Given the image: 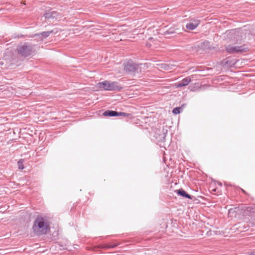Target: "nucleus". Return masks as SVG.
Wrapping results in <instances>:
<instances>
[{"instance_id":"obj_1","label":"nucleus","mask_w":255,"mask_h":255,"mask_svg":"<svg viewBox=\"0 0 255 255\" xmlns=\"http://www.w3.org/2000/svg\"><path fill=\"white\" fill-rule=\"evenodd\" d=\"M49 229V218L45 216H38L34 221L32 229L37 236L46 234Z\"/></svg>"},{"instance_id":"obj_2","label":"nucleus","mask_w":255,"mask_h":255,"mask_svg":"<svg viewBox=\"0 0 255 255\" xmlns=\"http://www.w3.org/2000/svg\"><path fill=\"white\" fill-rule=\"evenodd\" d=\"M18 53L22 56L27 57L34 52V45L28 42L19 45L17 47Z\"/></svg>"},{"instance_id":"obj_3","label":"nucleus","mask_w":255,"mask_h":255,"mask_svg":"<svg viewBox=\"0 0 255 255\" xmlns=\"http://www.w3.org/2000/svg\"><path fill=\"white\" fill-rule=\"evenodd\" d=\"M97 87L101 90H104L109 91H120L122 88L117 82H110L109 81H105L98 83L97 84Z\"/></svg>"},{"instance_id":"obj_4","label":"nucleus","mask_w":255,"mask_h":255,"mask_svg":"<svg viewBox=\"0 0 255 255\" xmlns=\"http://www.w3.org/2000/svg\"><path fill=\"white\" fill-rule=\"evenodd\" d=\"M145 64H136L132 61H128L125 64L124 69L126 72H141V69L142 67L145 66Z\"/></svg>"},{"instance_id":"obj_5","label":"nucleus","mask_w":255,"mask_h":255,"mask_svg":"<svg viewBox=\"0 0 255 255\" xmlns=\"http://www.w3.org/2000/svg\"><path fill=\"white\" fill-rule=\"evenodd\" d=\"M226 51L230 54L241 53L249 51V49L246 45L242 46H233L229 45L226 47Z\"/></svg>"},{"instance_id":"obj_6","label":"nucleus","mask_w":255,"mask_h":255,"mask_svg":"<svg viewBox=\"0 0 255 255\" xmlns=\"http://www.w3.org/2000/svg\"><path fill=\"white\" fill-rule=\"evenodd\" d=\"M44 16L46 18H59L62 17V14L56 11H49L45 13Z\"/></svg>"},{"instance_id":"obj_7","label":"nucleus","mask_w":255,"mask_h":255,"mask_svg":"<svg viewBox=\"0 0 255 255\" xmlns=\"http://www.w3.org/2000/svg\"><path fill=\"white\" fill-rule=\"evenodd\" d=\"M236 63V59H232L230 57L227 58L222 61V64L224 66H226L228 67H234Z\"/></svg>"},{"instance_id":"obj_8","label":"nucleus","mask_w":255,"mask_h":255,"mask_svg":"<svg viewBox=\"0 0 255 255\" xmlns=\"http://www.w3.org/2000/svg\"><path fill=\"white\" fill-rule=\"evenodd\" d=\"M191 81L189 77H186L175 84L176 88H180L187 85Z\"/></svg>"},{"instance_id":"obj_9","label":"nucleus","mask_w":255,"mask_h":255,"mask_svg":"<svg viewBox=\"0 0 255 255\" xmlns=\"http://www.w3.org/2000/svg\"><path fill=\"white\" fill-rule=\"evenodd\" d=\"M178 195L185 197L186 198L192 199L193 198V196L188 194L186 191H185L183 189H179L178 190H176L175 191Z\"/></svg>"},{"instance_id":"obj_10","label":"nucleus","mask_w":255,"mask_h":255,"mask_svg":"<svg viewBox=\"0 0 255 255\" xmlns=\"http://www.w3.org/2000/svg\"><path fill=\"white\" fill-rule=\"evenodd\" d=\"M157 68L160 70H171L172 65L166 64V63H159L156 64Z\"/></svg>"},{"instance_id":"obj_11","label":"nucleus","mask_w":255,"mask_h":255,"mask_svg":"<svg viewBox=\"0 0 255 255\" xmlns=\"http://www.w3.org/2000/svg\"><path fill=\"white\" fill-rule=\"evenodd\" d=\"M53 30H50L48 31H43L39 33H36L34 34L35 36H38L39 38L43 40L44 38H46L48 37L51 33L53 32Z\"/></svg>"},{"instance_id":"obj_12","label":"nucleus","mask_w":255,"mask_h":255,"mask_svg":"<svg viewBox=\"0 0 255 255\" xmlns=\"http://www.w3.org/2000/svg\"><path fill=\"white\" fill-rule=\"evenodd\" d=\"M199 24V21L198 20H194V23L190 22L186 25L187 29L189 30L195 29Z\"/></svg>"},{"instance_id":"obj_13","label":"nucleus","mask_w":255,"mask_h":255,"mask_svg":"<svg viewBox=\"0 0 255 255\" xmlns=\"http://www.w3.org/2000/svg\"><path fill=\"white\" fill-rule=\"evenodd\" d=\"M118 112L115 111L107 110L103 113L105 117H117Z\"/></svg>"},{"instance_id":"obj_14","label":"nucleus","mask_w":255,"mask_h":255,"mask_svg":"<svg viewBox=\"0 0 255 255\" xmlns=\"http://www.w3.org/2000/svg\"><path fill=\"white\" fill-rule=\"evenodd\" d=\"M117 116H123L125 117H129L130 118L131 117V115L130 114L124 112H118Z\"/></svg>"},{"instance_id":"obj_15","label":"nucleus","mask_w":255,"mask_h":255,"mask_svg":"<svg viewBox=\"0 0 255 255\" xmlns=\"http://www.w3.org/2000/svg\"><path fill=\"white\" fill-rule=\"evenodd\" d=\"M23 160L22 159H20L17 162V165H18V168L19 169H24V166H23Z\"/></svg>"},{"instance_id":"obj_16","label":"nucleus","mask_w":255,"mask_h":255,"mask_svg":"<svg viewBox=\"0 0 255 255\" xmlns=\"http://www.w3.org/2000/svg\"><path fill=\"white\" fill-rule=\"evenodd\" d=\"M181 110V107H176L173 109L172 113L174 114H178L180 113Z\"/></svg>"},{"instance_id":"obj_17","label":"nucleus","mask_w":255,"mask_h":255,"mask_svg":"<svg viewBox=\"0 0 255 255\" xmlns=\"http://www.w3.org/2000/svg\"><path fill=\"white\" fill-rule=\"evenodd\" d=\"M247 211H250L252 213H255V208H252V207H248Z\"/></svg>"},{"instance_id":"obj_18","label":"nucleus","mask_w":255,"mask_h":255,"mask_svg":"<svg viewBox=\"0 0 255 255\" xmlns=\"http://www.w3.org/2000/svg\"><path fill=\"white\" fill-rule=\"evenodd\" d=\"M167 32L168 33H169V34L176 33V32L175 31H174V30H172V29H169V30H168L167 31Z\"/></svg>"},{"instance_id":"obj_19","label":"nucleus","mask_w":255,"mask_h":255,"mask_svg":"<svg viewBox=\"0 0 255 255\" xmlns=\"http://www.w3.org/2000/svg\"><path fill=\"white\" fill-rule=\"evenodd\" d=\"M232 34H236L237 32H238V31H237V30H232V31L231 32Z\"/></svg>"},{"instance_id":"obj_20","label":"nucleus","mask_w":255,"mask_h":255,"mask_svg":"<svg viewBox=\"0 0 255 255\" xmlns=\"http://www.w3.org/2000/svg\"><path fill=\"white\" fill-rule=\"evenodd\" d=\"M242 191L243 193H246V192L245 191V190H244L243 189H242Z\"/></svg>"}]
</instances>
